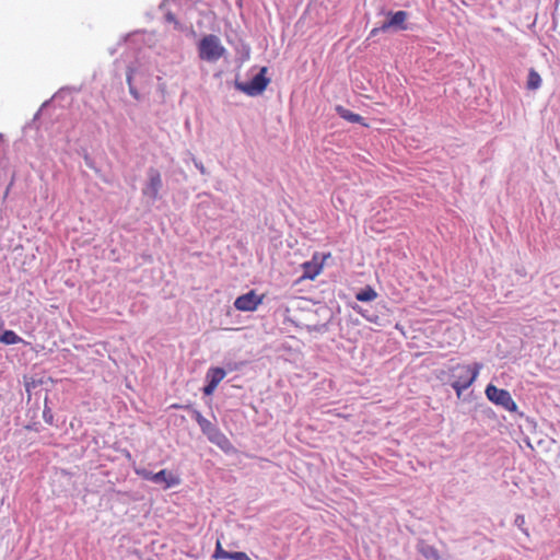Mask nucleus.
Masks as SVG:
<instances>
[{
	"instance_id": "6e6552de",
	"label": "nucleus",
	"mask_w": 560,
	"mask_h": 560,
	"mask_svg": "<svg viewBox=\"0 0 560 560\" xmlns=\"http://www.w3.org/2000/svg\"><path fill=\"white\" fill-rule=\"evenodd\" d=\"M161 188L162 178L160 172L156 168H150L148 172V183L143 188V194L152 200H156Z\"/></svg>"
},
{
	"instance_id": "7ed1b4c3",
	"label": "nucleus",
	"mask_w": 560,
	"mask_h": 560,
	"mask_svg": "<svg viewBox=\"0 0 560 560\" xmlns=\"http://www.w3.org/2000/svg\"><path fill=\"white\" fill-rule=\"evenodd\" d=\"M486 397L494 405L500 406L506 411L516 412L517 405L512 398L510 392L498 388L493 384H489L485 390Z\"/></svg>"
},
{
	"instance_id": "f257e3e1",
	"label": "nucleus",
	"mask_w": 560,
	"mask_h": 560,
	"mask_svg": "<svg viewBox=\"0 0 560 560\" xmlns=\"http://www.w3.org/2000/svg\"><path fill=\"white\" fill-rule=\"evenodd\" d=\"M481 369L482 364L480 363H474L472 365L457 364L451 369L453 377L452 387L457 396H460L463 390L472 385Z\"/></svg>"
},
{
	"instance_id": "6ab92c4d",
	"label": "nucleus",
	"mask_w": 560,
	"mask_h": 560,
	"mask_svg": "<svg viewBox=\"0 0 560 560\" xmlns=\"http://www.w3.org/2000/svg\"><path fill=\"white\" fill-rule=\"evenodd\" d=\"M382 31V26L381 27H374L371 32H370V37H373V36H376L378 34V32Z\"/></svg>"
},
{
	"instance_id": "0eeeda50",
	"label": "nucleus",
	"mask_w": 560,
	"mask_h": 560,
	"mask_svg": "<svg viewBox=\"0 0 560 560\" xmlns=\"http://www.w3.org/2000/svg\"><path fill=\"white\" fill-rule=\"evenodd\" d=\"M262 299L264 295H259L254 290H250L234 301V307L241 312H253L261 304Z\"/></svg>"
},
{
	"instance_id": "f03ea898",
	"label": "nucleus",
	"mask_w": 560,
	"mask_h": 560,
	"mask_svg": "<svg viewBox=\"0 0 560 560\" xmlns=\"http://www.w3.org/2000/svg\"><path fill=\"white\" fill-rule=\"evenodd\" d=\"M224 52L225 48L217 35H206L198 44V56L201 60L215 62L224 55Z\"/></svg>"
},
{
	"instance_id": "9d476101",
	"label": "nucleus",
	"mask_w": 560,
	"mask_h": 560,
	"mask_svg": "<svg viewBox=\"0 0 560 560\" xmlns=\"http://www.w3.org/2000/svg\"><path fill=\"white\" fill-rule=\"evenodd\" d=\"M417 549L428 560H440L439 550L434 546L427 544L424 540L419 541Z\"/></svg>"
},
{
	"instance_id": "20e7f679",
	"label": "nucleus",
	"mask_w": 560,
	"mask_h": 560,
	"mask_svg": "<svg viewBox=\"0 0 560 560\" xmlns=\"http://www.w3.org/2000/svg\"><path fill=\"white\" fill-rule=\"evenodd\" d=\"M267 68H261L248 81H236V89L249 96H256L261 94L269 83V79L266 78Z\"/></svg>"
},
{
	"instance_id": "9b49d317",
	"label": "nucleus",
	"mask_w": 560,
	"mask_h": 560,
	"mask_svg": "<svg viewBox=\"0 0 560 560\" xmlns=\"http://www.w3.org/2000/svg\"><path fill=\"white\" fill-rule=\"evenodd\" d=\"M336 112L341 118L346 119L349 122L362 124L363 118L360 115L352 113L351 110L345 108L343 106L338 105L336 107Z\"/></svg>"
},
{
	"instance_id": "2eb2a0df",
	"label": "nucleus",
	"mask_w": 560,
	"mask_h": 560,
	"mask_svg": "<svg viewBox=\"0 0 560 560\" xmlns=\"http://www.w3.org/2000/svg\"><path fill=\"white\" fill-rule=\"evenodd\" d=\"M376 298H377V293L372 287H366L365 289L359 291L355 294V299L360 302L374 301Z\"/></svg>"
},
{
	"instance_id": "4468645a",
	"label": "nucleus",
	"mask_w": 560,
	"mask_h": 560,
	"mask_svg": "<svg viewBox=\"0 0 560 560\" xmlns=\"http://www.w3.org/2000/svg\"><path fill=\"white\" fill-rule=\"evenodd\" d=\"M0 342L4 345H16L20 342L25 343V341L20 336H18L13 330H4L3 334H1L0 336Z\"/></svg>"
},
{
	"instance_id": "f3484780",
	"label": "nucleus",
	"mask_w": 560,
	"mask_h": 560,
	"mask_svg": "<svg viewBox=\"0 0 560 560\" xmlns=\"http://www.w3.org/2000/svg\"><path fill=\"white\" fill-rule=\"evenodd\" d=\"M230 559H232V560H252L247 556V553H245L243 551H233V552H231Z\"/></svg>"
},
{
	"instance_id": "39448f33",
	"label": "nucleus",
	"mask_w": 560,
	"mask_h": 560,
	"mask_svg": "<svg viewBox=\"0 0 560 560\" xmlns=\"http://www.w3.org/2000/svg\"><path fill=\"white\" fill-rule=\"evenodd\" d=\"M329 256L330 254L320 255L315 253L312 260L302 264L303 273L301 279L314 280L322 272L324 262Z\"/></svg>"
},
{
	"instance_id": "a211bd4d",
	"label": "nucleus",
	"mask_w": 560,
	"mask_h": 560,
	"mask_svg": "<svg viewBox=\"0 0 560 560\" xmlns=\"http://www.w3.org/2000/svg\"><path fill=\"white\" fill-rule=\"evenodd\" d=\"M218 386L208 382V384L203 387L205 395H211Z\"/></svg>"
},
{
	"instance_id": "dca6fc26",
	"label": "nucleus",
	"mask_w": 560,
	"mask_h": 560,
	"mask_svg": "<svg viewBox=\"0 0 560 560\" xmlns=\"http://www.w3.org/2000/svg\"><path fill=\"white\" fill-rule=\"evenodd\" d=\"M232 551H226L222 548L220 541L217 542L213 558L215 559H230Z\"/></svg>"
},
{
	"instance_id": "f8f14e48",
	"label": "nucleus",
	"mask_w": 560,
	"mask_h": 560,
	"mask_svg": "<svg viewBox=\"0 0 560 560\" xmlns=\"http://www.w3.org/2000/svg\"><path fill=\"white\" fill-rule=\"evenodd\" d=\"M225 374V371L221 368H211L207 372V381L218 386Z\"/></svg>"
},
{
	"instance_id": "1a4fd4ad",
	"label": "nucleus",
	"mask_w": 560,
	"mask_h": 560,
	"mask_svg": "<svg viewBox=\"0 0 560 560\" xmlns=\"http://www.w3.org/2000/svg\"><path fill=\"white\" fill-rule=\"evenodd\" d=\"M387 18V21L382 24V32L389 28L407 30L408 13L406 11L388 12Z\"/></svg>"
},
{
	"instance_id": "ddd939ff",
	"label": "nucleus",
	"mask_w": 560,
	"mask_h": 560,
	"mask_svg": "<svg viewBox=\"0 0 560 560\" xmlns=\"http://www.w3.org/2000/svg\"><path fill=\"white\" fill-rule=\"evenodd\" d=\"M541 77L535 69H529L527 77V89L528 90H537L541 86Z\"/></svg>"
},
{
	"instance_id": "423d86ee",
	"label": "nucleus",
	"mask_w": 560,
	"mask_h": 560,
	"mask_svg": "<svg viewBox=\"0 0 560 560\" xmlns=\"http://www.w3.org/2000/svg\"><path fill=\"white\" fill-rule=\"evenodd\" d=\"M141 475L147 480H151L155 483H164L165 489L178 486L180 483V478L166 469H162L155 474L144 470L141 472Z\"/></svg>"
}]
</instances>
